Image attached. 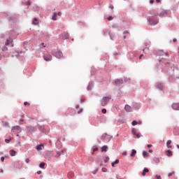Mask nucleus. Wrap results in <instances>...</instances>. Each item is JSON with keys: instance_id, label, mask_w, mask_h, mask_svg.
I'll use <instances>...</instances> for the list:
<instances>
[{"instance_id": "nucleus-33", "label": "nucleus", "mask_w": 179, "mask_h": 179, "mask_svg": "<svg viewBox=\"0 0 179 179\" xmlns=\"http://www.w3.org/2000/svg\"><path fill=\"white\" fill-rule=\"evenodd\" d=\"M74 176L75 175L73 174V172H69V173H68L69 178H73Z\"/></svg>"}, {"instance_id": "nucleus-13", "label": "nucleus", "mask_w": 179, "mask_h": 179, "mask_svg": "<svg viewBox=\"0 0 179 179\" xmlns=\"http://www.w3.org/2000/svg\"><path fill=\"white\" fill-rule=\"evenodd\" d=\"M43 59L47 62L51 61L52 59V56H51L50 55H44Z\"/></svg>"}, {"instance_id": "nucleus-19", "label": "nucleus", "mask_w": 179, "mask_h": 179, "mask_svg": "<svg viewBox=\"0 0 179 179\" xmlns=\"http://www.w3.org/2000/svg\"><path fill=\"white\" fill-rule=\"evenodd\" d=\"M124 110L125 111H127V113H131V111H132V108H131L129 106V105H125L124 106Z\"/></svg>"}, {"instance_id": "nucleus-7", "label": "nucleus", "mask_w": 179, "mask_h": 179, "mask_svg": "<svg viewBox=\"0 0 179 179\" xmlns=\"http://www.w3.org/2000/svg\"><path fill=\"white\" fill-rule=\"evenodd\" d=\"M164 64L166 65V64H169V60H167V59H161L159 60V62L157 63V68H158L159 65H162V64Z\"/></svg>"}, {"instance_id": "nucleus-45", "label": "nucleus", "mask_w": 179, "mask_h": 179, "mask_svg": "<svg viewBox=\"0 0 179 179\" xmlns=\"http://www.w3.org/2000/svg\"><path fill=\"white\" fill-rule=\"evenodd\" d=\"M176 174L175 171H172L171 173H169L168 174V177H171L172 176H174Z\"/></svg>"}, {"instance_id": "nucleus-54", "label": "nucleus", "mask_w": 179, "mask_h": 179, "mask_svg": "<svg viewBox=\"0 0 179 179\" xmlns=\"http://www.w3.org/2000/svg\"><path fill=\"white\" fill-rule=\"evenodd\" d=\"M109 8L111 9L112 10H114V6H113L112 4H110Z\"/></svg>"}, {"instance_id": "nucleus-48", "label": "nucleus", "mask_w": 179, "mask_h": 179, "mask_svg": "<svg viewBox=\"0 0 179 179\" xmlns=\"http://www.w3.org/2000/svg\"><path fill=\"white\" fill-rule=\"evenodd\" d=\"M5 44L6 45H9L10 44V39H7Z\"/></svg>"}, {"instance_id": "nucleus-52", "label": "nucleus", "mask_w": 179, "mask_h": 179, "mask_svg": "<svg viewBox=\"0 0 179 179\" xmlns=\"http://www.w3.org/2000/svg\"><path fill=\"white\" fill-rule=\"evenodd\" d=\"M99 171V168L92 171V174H96Z\"/></svg>"}, {"instance_id": "nucleus-6", "label": "nucleus", "mask_w": 179, "mask_h": 179, "mask_svg": "<svg viewBox=\"0 0 179 179\" xmlns=\"http://www.w3.org/2000/svg\"><path fill=\"white\" fill-rule=\"evenodd\" d=\"M123 83H124V80H122V78H120V79L117 78L113 82L114 86H120Z\"/></svg>"}, {"instance_id": "nucleus-14", "label": "nucleus", "mask_w": 179, "mask_h": 179, "mask_svg": "<svg viewBox=\"0 0 179 179\" xmlns=\"http://www.w3.org/2000/svg\"><path fill=\"white\" fill-rule=\"evenodd\" d=\"M65 153H66V150H62L61 151L57 152L56 157H57V159H59V156H61V155H65Z\"/></svg>"}, {"instance_id": "nucleus-2", "label": "nucleus", "mask_w": 179, "mask_h": 179, "mask_svg": "<svg viewBox=\"0 0 179 179\" xmlns=\"http://www.w3.org/2000/svg\"><path fill=\"white\" fill-rule=\"evenodd\" d=\"M110 99H111V96H103L101 100V106L102 107H106V105L108 104V101H110Z\"/></svg>"}, {"instance_id": "nucleus-40", "label": "nucleus", "mask_w": 179, "mask_h": 179, "mask_svg": "<svg viewBox=\"0 0 179 179\" xmlns=\"http://www.w3.org/2000/svg\"><path fill=\"white\" fill-rule=\"evenodd\" d=\"M57 13H53V15H52V20H57Z\"/></svg>"}, {"instance_id": "nucleus-55", "label": "nucleus", "mask_w": 179, "mask_h": 179, "mask_svg": "<svg viewBox=\"0 0 179 179\" xmlns=\"http://www.w3.org/2000/svg\"><path fill=\"white\" fill-rule=\"evenodd\" d=\"M2 51H8V48H6V46L2 48Z\"/></svg>"}, {"instance_id": "nucleus-43", "label": "nucleus", "mask_w": 179, "mask_h": 179, "mask_svg": "<svg viewBox=\"0 0 179 179\" xmlns=\"http://www.w3.org/2000/svg\"><path fill=\"white\" fill-rule=\"evenodd\" d=\"M88 162H91V163H93V162H94V158H93V157H89Z\"/></svg>"}, {"instance_id": "nucleus-49", "label": "nucleus", "mask_w": 179, "mask_h": 179, "mask_svg": "<svg viewBox=\"0 0 179 179\" xmlns=\"http://www.w3.org/2000/svg\"><path fill=\"white\" fill-rule=\"evenodd\" d=\"M96 163H103V161H101V159L100 157L97 158Z\"/></svg>"}, {"instance_id": "nucleus-39", "label": "nucleus", "mask_w": 179, "mask_h": 179, "mask_svg": "<svg viewBox=\"0 0 179 179\" xmlns=\"http://www.w3.org/2000/svg\"><path fill=\"white\" fill-rule=\"evenodd\" d=\"M112 28L113 29H120V26H118L117 24H112Z\"/></svg>"}, {"instance_id": "nucleus-30", "label": "nucleus", "mask_w": 179, "mask_h": 179, "mask_svg": "<svg viewBox=\"0 0 179 179\" xmlns=\"http://www.w3.org/2000/svg\"><path fill=\"white\" fill-rule=\"evenodd\" d=\"M153 162L154 163H156V164H158V163H160V159H159V157H154Z\"/></svg>"}, {"instance_id": "nucleus-34", "label": "nucleus", "mask_w": 179, "mask_h": 179, "mask_svg": "<svg viewBox=\"0 0 179 179\" xmlns=\"http://www.w3.org/2000/svg\"><path fill=\"white\" fill-rule=\"evenodd\" d=\"M45 162H41L40 164H39V167H40V169H44V167L45 166Z\"/></svg>"}, {"instance_id": "nucleus-36", "label": "nucleus", "mask_w": 179, "mask_h": 179, "mask_svg": "<svg viewBox=\"0 0 179 179\" xmlns=\"http://www.w3.org/2000/svg\"><path fill=\"white\" fill-rule=\"evenodd\" d=\"M3 123V127H6V128H9L10 126H9V123L8 122H2Z\"/></svg>"}, {"instance_id": "nucleus-44", "label": "nucleus", "mask_w": 179, "mask_h": 179, "mask_svg": "<svg viewBox=\"0 0 179 179\" xmlns=\"http://www.w3.org/2000/svg\"><path fill=\"white\" fill-rule=\"evenodd\" d=\"M113 19H114V17L111 16V15H109L108 17H107V20H108L109 22L113 20Z\"/></svg>"}, {"instance_id": "nucleus-58", "label": "nucleus", "mask_w": 179, "mask_h": 179, "mask_svg": "<svg viewBox=\"0 0 179 179\" xmlns=\"http://www.w3.org/2000/svg\"><path fill=\"white\" fill-rule=\"evenodd\" d=\"M24 106H30V103L25 101L24 102Z\"/></svg>"}, {"instance_id": "nucleus-24", "label": "nucleus", "mask_w": 179, "mask_h": 179, "mask_svg": "<svg viewBox=\"0 0 179 179\" xmlns=\"http://www.w3.org/2000/svg\"><path fill=\"white\" fill-rule=\"evenodd\" d=\"M120 164V159H115L113 162L111 163L112 167H115V164Z\"/></svg>"}, {"instance_id": "nucleus-51", "label": "nucleus", "mask_w": 179, "mask_h": 179, "mask_svg": "<svg viewBox=\"0 0 179 179\" xmlns=\"http://www.w3.org/2000/svg\"><path fill=\"white\" fill-rule=\"evenodd\" d=\"M101 171H102L103 173H107V169H106V168H102V169H101Z\"/></svg>"}, {"instance_id": "nucleus-53", "label": "nucleus", "mask_w": 179, "mask_h": 179, "mask_svg": "<svg viewBox=\"0 0 179 179\" xmlns=\"http://www.w3.org/2000/svg\"><path fill=\"white\" fill-rule=\"evenodd\" d=\"M78 114H80L81 113H83V108H80L78 112Z\"/></svg>"}, {"instance_id": "nucleus-62", "label": "nucleus", "mask_w": 179, "mask_h": 179, "mask_svg": "<svg viewBox=\"0 0 179 179\" xmlns=\"http://www.w3.org/2000/svg\"><path fill=\"white\" fill-rule=\"evenodd\" d=\"M43 36H45V37H48L49 34L48 32H45L43 33Z\"/></svg>"}, {"instance_id": "nucleus-16", "label": "nucleus", "mask_w": 179, "mask_h": 179, "mask_svg": "<svg viewBox=\"0 0 179 179\" xmlns=\"http://www.w3.org/2000/svg\"><path fill=\"white\" fill-rule=\"evenodd\" d=\"M173 110H179V103H174L171 105Z\"/></svg>"}, {"instance_id": "nucleus-56", "label": "nucleus", "mask_w": 179, "mask_h": 179, "mask_svg": "<svg viewBox=\"0 0 179 179\" xmlns=\"http://www.w3.org/2000/svg\"><path fill=\"white\" fill-rule=\"evenodd\" d=\"M8 20H11V21L15 20V17H9Z\"/></svg>"}, {"instance_id": "nucleus-29", "label": "nucleus", "mask_w": 179, "mask_h": 179, "mask_svg": "<svg viewBox=\"0 0 179 179\" xmlns=\"http://www.w3.org/2000/svg\"><path fill=\"white\" fill-rule=\"evenodd\" d=\"M9 153H10V156H12V157L16 156V151H15V150H10L9 151Z\"/></svg>"}, {"instance_id": "nucleus-15", "label": "nucleus", "mask_w": 179, "mask_h": 179, "mask_svg": "<svg viewBox=\"0 0 179 179\" xmlns=\"http://www.w3.org/2000/svg\"><path fill=\"white\" fill-rule=\"evenodd\" d=\"M93 86H94V83H93V81H90L87 87V90H92V89H93Z\"/></svg>"}, {"instance_id": "nucleus-10", "label": "nucleus", "mask_w": 179, "mask_h": 179, "mask_svg": "<svg viewBox=\"0 0 179 179\" xmlns=\"http://www.w3.org/2000/svg\"><path fill=\"white\" fill-rule=\"evenodd\" d=\"M149 14L152 15L151 17H155V16H159V13L156 10H150Z\"/></svg>"}, {"instance_id": "nucleus-64", "label": "nucleus", "mask_w": 179, "mask_h": 179, "mask_svg": "<svg viewBox=\"0 0 179 179\" xmlns=\"http://www.w3.org/2000/svg\"><path fill=\"white\" fill-rule=\"evenodd\" d=\"M26 163H30V159L29 158H27L25 159Z\"/></svg>"}, {"instance_id": "nucleus-4", "label": "nucleus", "mask_w": 179, "mask_h": 179, "mask_svg": "<svg viewBox=\"0 0 179 179\" xmlns=\"http://www.w3.org/2000/svg\"><path fill=\"white\" fill-rule=\"evenodd\" d=\"M156 89H158V90L163 91L164 90V83L158 82L155 84Z\"/></svg>"}, {"instance_id": "nucleus-20", "label": "nucleus", "mask_w": 179, "mask_h": 179, "mask_svg": "<svg viewBox=\"0 0 179 179\" xmlns=\"http://www.w3.org/2000/svg\"><path fill=\"white\" fill-rule=\"evenodd\" d=\"M166 156H168V157H171V156H173V151H171V150H168L165 152Z\"/></svg>"}, {"instance_id": "nucleus-8", "label": "nucleus", "mask_w": 179, "mask_h": 179, "mask_svg": "<svg viewBox=\"0 0 179 179\" xmlns=\"http://www.w3.org/2000/svg\"><path fill=\"white\" fill-rule=\"evenodd\" d=\"M131 133H132V135H134V136H136V138H137L138 139H139V138L142 136V134H141V133H136V129L135 128L132 129Z\"/></svg>"}, {"instance_id": "nucleus-60", "label": "nucleus", "mask_w": 179, "mask_h": 179, "mask_svg": "<svg viewBox=\"0 0 179 179\" xmlns=\"http://www.w3.org/2000/svg\"><path fill=\"white\" fill-rule=\"evenodd\" d=\"M1 162H2V163H3V162H5V157H1Z\"/></svg>"}, {"instance_id": "nucleus-27", "label": "nucleus", "mask_w": 179, "mask_h": 179, "mask_svg": "<svg viewBox=\"0 0 179 179\" xmlns=\"http://www.w3.org/2000/svg\"><path fill=\"white\" fill-rule=\"evenodd\" d=\"M108 35L110 36V40H114V37H115V35L114 34H112L111 31H108Z\"/></svg>"}, {"instance_id": "nucleus-41", "label": "nucleus", "mask_w": 179, "mask_h": 179, "mask_svg": "<svg viewBox=\"0 0 179 179\" xmlns=\"http://www.w3.org/2000/svg\"><path fill=\"white\" fill-rule=\"evenodd\" d=\"M131 125H133V127H135V125H138V121L136 120H133L131 122Z\"/></svg>"}, {"instance_id": "nucleus-38", "label": "nucleus", "mask_w": 179, "mask_h": 179, "mask_svg": "<svg viewBox=\"0 0 179 179\" xmlns=\"http://www.w3.org/2000/svg\"><path fill=\"white\" fill-rule=\"evenodd\" d=\"M143 157H149V153L146 151H143Z\"/></svg>"}, {"instance_id": "nucleus-5", "label": "nucleus", "mask_w": 179, "mask_h": 179, "mask_svg": "<svg viewBox=\"0 0 179 179\" xmlns=\"http://www.w3.org/2000/svg\"><path fill=\"white\" fill-rule=\"evenodd\" d=\"M52 55L54 57H56V58H58L59 59L64 57V55L62 54V52H61V50H59L57 52H53Z\"/></svg>"}, {"instance_id": "nucleus-28", "label": "nucleus", "mask_w": 179, "mask_h": 179, "mask_svg": "<svg viewBox=\"0 0 179 179\" xmlns=\"http://www.w3.org/2000/svg\"><path fill=\"white\" fill-rule=\"evenodd\" d=\"M107 136H109L108 134L107 133H104L101 137V139H102V141H106Z\"/></svg>"}, {"instance_id": "nucleus-3", "label": "nucleus", "mask_w": 179, "mask_h": 179, "mask_svg": "<svg viewBox=\"0 0 179 179\" xmlns=\"http://www.w3.org/2000/svg\"><path fill=\"white\" fill-rule=\"evenodd\" d=\"M159 17H164L166 16H170L169 10H163L159 15Z\"/></svg>"}, {"instance_id": "nucleus-18", "label": "nucleus", "mask_w": 179, "mask_h": 179, "mask_svg": "<svg viewBox=\"0 0 179 179\" xmlns=\"http://www.w3.org/2000/svg\"><path fill=\"white\" fill-rule=\"evenodd\" d=\"M15 129H16L17 131H20V132H22L21 127L20 126H13L11 128V131H13V132H15Z\"/></svg>"}, {"instance_id": "nucleus-32", "label": "nucleus", "mask_w": 179, "mask_h": 179, "mask_svg": "<svg viewBox=\"0 0 179 179\" xmlns=\"http://www.w3.org/2000/svg\"><path fill=\"white\" fill-rule=\"evenodd\" d=\"M32 24H38V20L37 18H34L32 21Z\"/></svg>"}, {"instance_id": "nucleus-9", "label": "nucleus", "mask_w": 179, "mask_h": 179, "mask_svg": "<svg viewBox=\"0 0 179 179\" xmlns=\"http://www.w3.org/2000/svg\"><path fill=\"white\" fill-rule=\"evenodd\" d=\"M154 55H157L158 57H162L164 55V50H155L154 51Z\"/></svg>"}, {"instance_id": "nucleus-12", "label": "nucleus", "mask_w": 179, "mask_h": 179, "mask_svg": "<svg viewBox=\"0 0 179 179\" xmlns=\"http://www.w3.org/2000/svg\"><path fill=\"white\" fill-rule=\"evenodd\" d=\"M34 131H36V127H33V126H27V132H34Z\"/></svg>"}, {"instance_id": "nucleus-35", "label": "nucleus", "mask_w": 179, "mask_h": 179, "mask_svg": "<svg viewBox=\"0 0 179 179\" xmlns=\"http://www.w3.org/2000/svg\"><path fill=\"white\" fill-rule=\"evenodd\" d=\"M68 38H69V34L66 33L63 36V40H68Z\"/></svg>"}, {"instance_id": "nucleus-61", "label": "nucleus", "mask_w": 179, "mask_h": 179, "mask_svg": "<svg viewBox=\"0 0 179 179\" xmlns=\"http://www.w3.org/2000/svg\"><path fill=\"white\" fill-rule=\"evenodd\" d=\"M155 177L157 179H162V176L160 175H157Z\"/></svg>"}, {"instance_id": "nucleus-22", "label": "nucleus", "mask_w": 179, "mask_h": 179, "mask_svg": "<svg viewBox=\"0 0 179 179\" xmlns=\"http://www.w3.org/2000/svg\"><path fill=\"white\" fill-rule=\"evenodd\" d=\"M146 173H149V169H148V168H144L143 170V172H142L141 175H142L143 176H146Z\"/></svg>"}, {"instance_id": "nucleus-26", "label": "nucleus", "mask_w": 179, "mask_h": 179, "mask_svg": "<svg viewBox=\"0 0 179 179\" xmlns=\"http://www.w3.org/2000/svg\"><path fill=\"white\" fill-rule=\"evenodd\" d=\"M108 147L107 145H103L101 148V152H107Z\"/></svg>"}, {"instance_id": "nucleus-17", "label": "nucleus", "mask_w": 179, "mask_h": 179, "mask_svg": "<svg viewBox=\"0 0 179 179\" xmlns=\"http://www.w3.org/2000/svg\"><path fill=\"white\" fill-rule=\"evenodd\" d=\"M132 108L134 110H139V108H141V106L138 103H133Z\"/></svg>"}, {"instance_id": "nucleus-50", "label": "nucleus", "mask_w": 179, "mask_h": 179, "mask_svg": "<svg viewBox=\"0 0 179 179\" xmlns=\"http://www.w3.org/2000/svg\"><path fill=\"white\" fill-rule=\"evenodd\" d=\"M129 80H131V79H129V78H128L127 77L124 78V81L125 83H127V82H128Z\"/></svg>"}, {"instance_id": "nucleus-25", "label": "nucleus", "mask_w": 179, "mask_h": 179, "mask_svg": "<svg viewBox=\"0 0 179 179\" xmlns=\"http://www.w3.org/2000/svg\"><path fill=\"white\" fill-rule=\"evenodd\" d=\"M130 156H131V157H135V156H136V150H135V149L131 150Z\"/></svg>"}, {"instance_id": "nucleus-23", "label": "nucleus", "mask_w": 179, "mask_h": 179, "mask_svg": "<svg viewBox=\"0 0 179 179\" xmlns=\"http://www.w3.org/2000/svg\"><path fill=\"white\" fill-rule=\"evenodd\" d=\"M36 150H43V149H44V145H43V144H39L36 145Z\"/></svg>"}, {"instance_id": "nucleus-59", "label": "nucleus", "mask_w": 179, "mask_h": 179, "mask_svg": "<svg viewBox=\"0 0 179 179\" xmlns=\"http://www.w3.org/2000/svg\"><path fill=\"white\" fill-rule=\"evenodd\" d=\"M122 155H123V156H127L128 155V152H127V151H124L122 152Z\"/></svg>"}, {"instance_id": "nucleus-42", "label": "nucleus", "mask_w": 179, "mask_h": 179, "mask_svg": "<svg viewBox=\"0 0 179 179\" xmlns=\"http://www.w3.org/2000/svg\"><path fill=\"white\" fill-rule=\"evenodd\" d=\"M111 139H113V136H112L108 135V136H106V140L108 141V142H110V141H111Z\"/></svg>"}, {"instance_id": "nucleus-11", "label": "nucleus", "mask_w": 179, "mask_h": 179, "mask_svg": "<svg viewBox=\"0 0 179 179\" xmlns=\"http://www.w3.org/2000/svg\"><path fill=\"white\" fill-rule=\"evenodd\" d=\"M38 129L42 132V134H47V130L45 129V127L44 126H41L40 124H38Z\"/></svg>"}, {"instance_id": "nucleus-63", "label": "nucleus", "mask_w": 179, "mask_h": 179, "mask_svg": "<svg viewBox=\"0 0 179 179\" xmlns=\"http://www.w3.org/2000/svg\"><path fill=\"white\" fill-rule=\"evenodd\" d=\"M113 55H114L115 57H117V55H120V54L118 53V52H114V53H113Z\"/></svg>"}, {"instance_id": "nucleus-47", "label": "nucleus", "mask_w": 179, "mask_h": 179, "mask_svg": "<svg viewBox=\"0 0 179 179\" xmlns=\"http://www.w3.org/2000/svg\"><path fill=\"white\" fill-rule=\"evenodd\" d=\"M101 113H102V114H107V109L103 108V109L101 110Z\"/></svg>"}, {"instance_id": "nucleus-31", "label": "nucleus", "mask_w": 179, "mask_h": 179, "mask_svg": "<svg viewBox=\"0 0 179 179\" xmlns=\"http://www.w3.org/2000/svg\"><path fill=\"white\" fill-rule=\"evenodd\" d=\"M13 139V137H9V138H6L4 140V141L6 142V143H9L10 142V141H12Z\"/></svg>"}, {"instance_id": "nucleus-1", "label": "nucleus", "mask_w": 179, "mask_h": 179, "mask_svg": "<svg viewBox=\"0 0 179 179\" xmlns=\"http://www.w3.org/2000/svg\"><path fill=\"white\" fill-rule=\"evenodd\" d=\"M147 20L150 26H156L159 23V20L157 18L155 19V17H148Z\"/></svg>"}, {"instance_id": "nucleus-46", "label": "nucleus", "mask_w": 179, "mask_h": 179, "mask_svg": "<svg viewBox=\"0 0 179 179\" xmlns=\"http://www.w3.org/2000/svg\"><path fill=\"white\" fill-rule=\"evenodd\" d=\"M108 160H110V157H106L104 159V163H108Z\"/></svg>"}, {"instance_id": "nucleus-37", "label": "nucleus", "mask_w": 179, "mask_h": 179, "mask_svg": "<svg viewBox=\"0 0 179 179\" xmlns=\"http://www.w3.org/2000/svg\"><path fill=\"white\" fill-rule=\"evenodd\" d=\"M22 4L26 5L27 6H30V5H31V1H30V0H28L27 2L22 3Z\"/></svg>"}, {"instance_id": "nucleus-57", "label": "nucleus", "mask_w": 179, "mask_h": 179, "mask_svg": "<svg viewBox=\"0 0 179 179\" xmlns=\"http://www.w3.org/2000/svg\"><path fill=\"white\" fill-rule=\"evenodd\" d=\"M99 150V148L98 147H96L94 148H93L92 151L94 152H97Z\"/></svg>"}, {"instance_id": "nucleus-21", "label": "nucleus", "mask_w": 179, "mask_h": 179, "mask_svg": "<svg viewBox=\"0 0 179 179\" xmlns=\"http://www.w3.org/2000/svg\"><path fill=\"white\" fill-rule=\"evenodd\" d=\"M171 145V140H168L166 142V145L168 149H173V145Z\"/></svg>"}]
</instances>
